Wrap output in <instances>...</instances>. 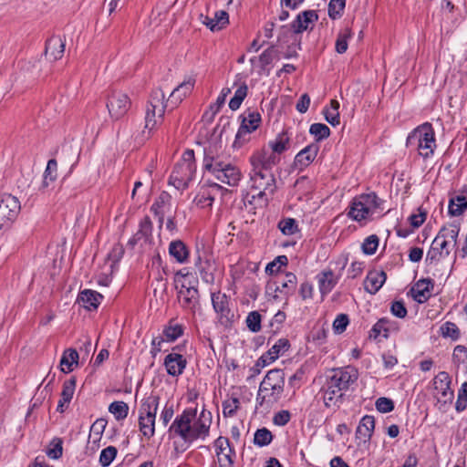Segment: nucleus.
I'll list each match as a JSON object with an SVG mask.
<instances>
[{
	"label": "nucleus",
	"mask_w": 467,
	"mask_h": 467,
	"mask_svg": "<svg viewBox=\"0 0 467 467\" xmlns=\"http://www.w3.org/2000/svg\"><path fill=\"white\" fill-rule=\"evenodd\" d=\"M194 418L195 411L192 410H184L175 418L170 427V431L179 435L185 441H192L199 438L204 439L209 434L212 414L210 411L203 410L198 420L192 423Z\"/></svg>",
	"instance_id": "1"
},
{
	"label": "nucleus",
	"mask_w": 467,
	"mask_h": 467,
	"mask_svg": "<svg viewBox=\"0 0 467 467\" xmlns=\"http://www.w3.org/2000/svg\"><path fill=\"white\" fill-rule=\"evenodd\" d=\"M406 146L415 150L423 159L431 157L436 149L435 132L430 123H424L414 129L408 136Z\"/></svg>",
	"instance_id": "2"
},
{
	"label": "nucleus",
	"mask_w": 467,
	"mask_h": 467,
	"mask_svg": "<svg viewBox=\"0 0 467 467\" xmlns=\"http://www.w3.org/2000/svg\"><path fill=\"white\" fill-rule=\"evenodd\" d=\"M284 372L281 369H272L267 372L259 386L256 401L260 406H267L276 402L284 389Z\"/></svg>",
	"instance_id": "3"
},
{
	"label": "nucleus",
	"mask_w": 467,
	"mask_h": 467,
	"mask_svg": "<svg viewBox=\"0 0 467 467\" xmlns=\"http://www.w3.org/2000/svg\"><path fill=\"white\" fill-rule=\"evenodd\" d=\"M160 397L151 393L144 398L139 410V427L142 435L150 439L155 433L156 413L159 408Z\"/></svg>",
	"instance_id": "4"
},
{
	"label": "nucleus",
	"mask_w": 467,
	"mask_h": 467,
	"mask_svg": "<svg viewBox=\"0 0 467 467\" xmlns=\"http://www.w3.org/2000/svg\"><path fill=\"white\" fill-rule=\"evenodd\" d=\"M195 171L194 152L192 150H187L182 161L175 165L169 182L176 189L184 190L193 179Z\"/></svg>",
	"instance_id": "5"
},
{
	"label": "nucleus",
	"mask_w": 467,
	"mask_h": 467,
	"mask_svg": "<svg viewBox=\"0 0 467 467\" xmlns=\"http://www.w3.org/2000/svg\"><path fill=\"white\" fill-rule=\"evenodd\" d=\"M382 201L375 192L361 194L353 199L348 212V216L357 222L368 219L379 209Z\"/></svg>",
	"instance_id": "6"
},
{
	"label": "nucleus",
	"mask_w": 467,
	"mask_h": 467,
	"mask_svg": "<svg viewBox=\"0 0 467 467\" xmlns=\"http://www.w3.org/2000/svg\"><path fill=\"white\" fill-rule=\"evenodd\" d=\"M188 275V273L184 274L182 270L178 271L174 275V285L178 290V299L182 307L195 313L198 308L199 294L195 287L185 285L184 279Z\"/></svg>",
	"instance_id": "7"
},
{
	"label": "nucleus",
	"mask_w": 467,
	"mask_h": 467,
	"mask_svg": "<svg viewBox=\"0 0 467 467\" xmlns=\"http://www.w3.org/2000/svg\"><path fill=\"white\" fill-rule=\"evenodd\" d=\"M240 118L242 122L235 135L234 148H241L249 140L247 135L254 131L262 121L260 113L254 110H246Z\"/></svg>",
	"instance_id": "8"
},
{
	"label": "nucleus",
	"mask_w": 467,
	"mask_h": 467,
	"mask_svg": "<svg viewBox=\"0 0 467 467\" xmlns=\"http://www.w3.org/2000/svg\"><path fill=\"white\" fill-rule=\"evenodd\" d=\"M358 377V370L348 366L333 369L327 381L330 383V388H337L344 392L349 389L351 384L356 382Z\"/></svg>",
	"instance_id": "9"
},
{
	"label": "nucleus",
	"mask_w": 467,
	"mask_h": 467,
	"mask_svg": "<svg viewBox=\"0 0 467 467\" xmlns=\"http://www.w3.org/2000/svg\"><path fill=\"white\" fill-rule=\"evenodd\" d=\"M131 106V100L126 93L112 91L108 98L107 109L112 119L118 120L124 117Z\"/></svg>",
	"instance_id": "10"
},
{
	"label": "nucleus",
	"mask_w": 467,
	"mask_h": 467,
	"mask_svg": "<svg viewBox=\"0 0 467 467\" xmlns=\"http://www.w3.org/2000/svg\"><path fill=\"white\" fill-rule=\"evenodd\" d=\"M20 211L18 199L11 194H5L0 199V230L8 226Z\"/></svg>",
	"instance_id": "11"
},
{
	"label": "nucleus",
	"mask_w": 467,
	"mask_h": 467,
	"mask_svg": "<svg viewBox=\"0 0 467 467\" xmlns=\"http://www.w3.org/2000/svg\"><path fill=\"white\" fill-rule=\"evenodd\" d=\"M280 158L271 151L268 148H264L252 154L250 163L253 171H271V170L279 162Z\"/></svg>",
	"instance_id": "12"
},
{
	"label": "nucleus",
	"mask_w": 467,
	"mask_h": 467,
	"mask_svg": "<svg viewBox=\"0 0 467 467\" xmlns=\"http://www.w3.org/2000/svg\"><path fill=\"white\" fill-rule=\"evenodd\" d=\"M227 190L216 182L203 185L193 199L196 206L201 208L212 207L213 201L218 195L223 196Z\"/></svg>",
	"instance_id": "13"
},
{
	"label": "nucleus",
	"mask_w": 467,
	"mask_h": 467,
	"mask_svg": "<svg viewBox=\"0 0 467 467\" xmlns=\"http://www.w3.org/2000/svg\"><path fill=\"white\" fill-rule=\"evenodd\" d=\"M212 303L218 317L225 321H234L235 318L234 310L232 307L230 298L220 292L212 295Z\"/></svg>",
	"instance_id": "14"
},
{
	"label": "nucleus",
	"mask_w": 467,
	"mask_h": 467,
	"mask_svg": "<svg viewBox=\"0 0 467 467\" xmlns=\"http://www.w3.org/2000/svg\"><path fill=\"white\" fill-rule=\"evenodd\" d=\"M451 378L445 371L440 372L433 380L436 398L440 402L447 403L452 400L453 391L451 389Z\"/></svg>",
	"instance_id": "15"
},
{
	"label": "nucleus",
	"mask_w": 467,
	"mask_h": 467,
	"mask_svg": "<svg viewBox=\"0 0 467 467\" xmlns=\"http://www.w3.org/2000/svg\"><path fill=\"white\" fill-rule=\"evenodd\" d=\"M251 181L253 182V187L260 190V196H262L266 191L273 193L275 190V179L271 171H257L252 170Z\"/></svg>",
	"instance_id": "16"
},
{
	"label": "nucleus",
	"mask_w": 467,
	"mask_h": 467,
	"mask_svg": "<svg viewBox=\"0 0 467 467\" xmlns=\"http://www.w3.org/2000/svg\"><path fill=\"white\" fill-rule=\"evenodd\" d=\"M213 175L222 183L233 187L238 185L242 178L240 169L231 161H227L221 169L213 172Z\"/></svg>",
	"instance_id": "17"
},
{
	"label": "nucleus",
	"mask_w": 467,
	"mask_h": 467,
	"mask_svg": "<svg viewBox=\"0 0 467 467\" xmlns=\"http://www.w3.org/2000/svg\"><path fill=\"white\" fill-rule=\"evenodd\" d=\"M347 262V258L342 259V265L339 272H341L346 267ZM340 275L341 273L336 275L332 270H325L317 275V278L322 296L327 295L332 291V289L337 284Z\"/></svg>",
	"instance_id": "18"
},
{
	"label": "nucleus",
	"mask_w": 467,
	"mask_h": 467,
	"mask_svg": "<svg viewBox=\"0 0 467 467\" xmlns=\"http://www.w3.org/2000/svg\"><path fill=\"white\" fill-rule=\"evenodd\" d=\"M317 20L318 15L315 10H306L299 13L291 24L293 33L301 34L304 31L312 29Z\"/></svg>",
	"instance_id": "19"
},
{
	"label": "nucleus",
	"mask_w": 467,
	"mask_h": 467,
	"mask_svg": "<svg viewBox=\"0 0 467 467\" xmlns=\"http://www.w3.org/2000/svg\"><path fill=\"white\" fill-rule=\"evenodd\" d=\"M216 455L221 467H232L234 463L233 450L227 438L219 437L214 442Z\"/></svg>",
	"instance_id": "20"
},
{
	"label": "nucleus",
	"mask_w": 467,
	"mask_h": 467,
	"mask_svg": "<svg viewBox=\"0 0 467 467\" xmlns=\"http://www.w3.org/2000/svg\"><path fill=\"white\" fill-rule=\"evenodd\" d=\"M228 161L218 153L215 147H209L204 150L203 168L212 174L221 169Z\"/></svg>",
	"instance_id": "21"
},
{
	"label": "nucleus",
	"mask_w": 467,
	"mask_h": 467,
	"mask_svg": "<svg viewBox=\"0 0 467 467\" xmlns=\"http://www.w3.org/2000/svg\"><path fill=\"white\" fill-rule=\"evenodd\" d=\"M65 40L59 36H52L47 40L45 56L50 61L60 59L65 51Z\"/></svg>",
	"instance_id": "22"
},
{
	"label": "nucleus",
	"mask_w": 467,
	"mask_h": 467,
	"mask_svg": "<svg viewBox=\"0 0 467 467\" xmlns=\"http://www.w3.org/2000/svg\"><path fill=\"white\" fill-rule=\"evenodd\" d=\"M195 265L199 270L202 280L206 284H213L215 280L214 271L216 269L214 261L209 256L205 255L204 258H202V255L199 254Z\"/></svg>",
	"instance_id": "23"
},
{
	"label": "nucleus",
	"mask_w": 467,
	"mask_h": 467,
	"mask_svg": "<svg viewBox=\"0 0 467 467\" xmlns=\"http://www.w3.org/2000/svg\"><path fill=\"white\" fill-rule=\"evenodd\" d=\"M467 210V185L462 190L451 197L448 205V213L451 216H460Z\"/></svg>",
	"instance_id": "24"
},
{
	"label": "nucleus",
	"mask_w": 467,
	"mask_h": 467,
	"mask_svg": "<svg viewBox=\"0 0 467 467\" xmlns=\"http://www.w3.org/2000/svg\"><path fill=\"white\" fill-rule=\"evenodd\" d=\"M290 348L289 340L280 338L265 354L260 358L264 366L269 365L276 360L280 355H283Z\"/></svg>",
	"instance_id": "25"
},
{
	"label": "nucleus",
	"mask_w": 467,
	"mask_h": 467,
	"mask_svg": "<svg viewBox=\"0 0 467 467\" xmlns=\"http://www.w3.org/2000/svg\"><path fill=\"white\" fill-rule=\"evenodd\" d=\"M319 150L317 143H312L300 150L295 158V165L302 170L307 167L317 157Z\"/></svg>",
	"instance_id": "26"
},
{
	"label": "nucleus",
	"mask_w": 467,
	"mask_h": 467,
	"mask_svg": "<svg viewBox=\"0 0 467 467\" xmlns=\"http://www.w3.org/2000/svg\"><path fill=\"white\" fill-rule=\"evenodd\" d=\"M164 366L169 375L179 376L185 368L186 359L181 354L171 353L166 356Z\"/></svg>",
	"instance_id": "27"
},
{
	"label": "nucleus",
	"mask_w": 467,
	"mask_h": 467,
	"mask_svg": "<svg viewBox=\"0 0 467 467\" xmlns=\"http://www.w3.org/2000/svg\"><path fill=\"white\" fill-rule=\"evenodd\" d=\"M200 19L202 24L213 32L221 30L229 23L228 13L223 10L215 12L214 17L201 15Z\"/></svg>",
	"instance_id": "28"
},
{
	"label": "nucleus",
	"mask_w": 467,
	"mask_h": 467,
	"mask_svg": "<svg viewBox=\"0 0 467 467\" xmlns=\"http://www.w3.org/2000/svg\"><path fill=\"white\" fill-rule=\"evenodd\" d=\"M432 287L433 282L431 279H420L412 286L410 292L417 302L423 303L431 296Z\"/></svg>",
	"instance_id": "29"
},
{
	"label": "nucleus",
	"mask_w": 467,
	"mask_h": 467,
	"mask_svg": "<svg viewBox=\"0 0 467 467\" xmlns=\"http://www.w3.org/2000/svg\"><path fill=\"white\" fill-rule=\"evenodd\" d=\"M387 275L384 271H370L364 282L366 291L370 294H376L384 285Z\"/></svg>",
	"instance_id": "30"
},
{
	"label": "nucleus",
	"mask_w": 467,
	"mask_h": 467,
	"mask_svg": "<svg viewBox=\"0 0 467 467\" xmlns=\"http://www.w3.org/2000/svg\"><path fill=\"white\" fill-rule=\"evenodd\" d=\"M375 428V420L374 417L366 415L364 416L356 431V438L360 441L366 443L368 441L372 436L373 431Z\"/></svg>",
	"instance_id": "31"
},
{
	"label": "nucleus",
	"mask_w": 467,
	"mask_h": 467,
	"mask_svg": "<svg viewBox=\"0 0 467 467\" xmlns=\"http://www.w3.org/2000/svg\"><path fill=\"white\" fill-rule=\"evenodd\" d=\"M152 234V223L149 217H145L140 223L138 232L129 240L128 246L133 248L140 241L149 242Z\"/></svg>",
	"instance_id": "32"
},
{
	"label": "nucleus",
	"mask_w": 467,
	"mask_h": 467,
	"mask_svg": "<svg viewBox=\"0 0 467 467\" xmlns=\"http://www.w3.org/2000/svg\"><path fill=\"white\" fill-rule=\"evenodd\" d=\"M102 295L94 290L85 289L78 296V303L88 310L95 309L100 304Z\"/></svg>",
	"instance_id": "33"
},
{
	"label": "nucleus",
	"mask_w": 467,
	"mask_h": 467,
	"mask_svg": "<svg viewBox=\"0 0 467 467\" xmlns=\"http://www.w3.org/2000/svg\"><path fill=\"white\" fill-rule=\"evenodd\" d=\"M324 404L327 408L338 407L343 397V391L337 388H330V383L326 382L324 386Z\"/></svg>",
	"instance_id": "34"
},
{
	"label": "nucleus",
	"mask_w": 467,
	"mask_h": 467,
	"mask_svg": "<svg viewBox=\"0 0 467 467\" xmlns=\"http://www.w3.org/2000/svg\"><path fill=\"white\" fill-rule=\"evenodd\" d=\"M296 281V275L286 273L284 276H279L275 282L279 285V293L287 296L295 292Z\"/></svg>",
	"instance_id": "35"
},
{
	"label": "nucleus",
	"mask_w": 467,
	"mask_h": 467,
	"mask_svg": "<svg viewBox=\"0 0 467 467\" xmlns=\"http://www.w3.org/2000/svg\"><path fill=\"white\" fill-rule=\"evenodd\" d=\"M107 421L103 419H98L90 427L88 435V444H92V449L99 447V441L106 428Z\"/></svg>",
	"instance_id": "36"
},
{
	"label": "nucleus",
	"mask_w": 467,
	"mask_h": 467,
	"mask_svg": "<svg viewBox=\"0 0 467 467\" xmlns=\"http://www.w3.org/2000/svg\"><path fill=\"white\" fill-rule=\"evenodd\" d=\"M195 80L192 78L181 83L171 94V100L175 104L180 103L188 94L191 93L194 87Z\"/></svg>",
	"instance_id": "37"
},
{
	"label": "nucleus",
	"mask_w": 467,
	"mask_h": 467,
	"mask_svg": "<svg viewBox=\"0 0 467 467\" xmlns=\"http://www.w3.org/2000/svg\"><path fill=\"white\" fill-rule=\"evenodd\" d=\"M169 254L180 264L185 263L189 256V251L186 245L180 240L171 242L169 245Z\"/></svg>",
	"instance_id": "38"
},
{
	"label": "nucleus",
	"mask_w": 467,
	"mask_h": 467,
	"mask_svg": "<svg viewBox=\"0 0 467 467\" xmlns=\"http://www.w3.org/2000/svg\"><path fill=\"white\" fill-rule=\"evenodd\" d=\"M124 254V248L119 244H115L107 256V264L109 267V275L111 276L118 270L119 262Z\"/></svg>",
	"instance_id": "39"
},
{
	"label": "nucleus",
	"mask_w": 467,
	"mask_h": 467,
	"mask_svg": "<svg viewBox=\"0 0 467 467\" xmlns=\"http://www.w3.org/2000/svg\"><path fill=\"white\" fill-rule=\"evenodd\" d=\"M234 85L236 86L237 88L234 97L230 99L229 108L232 110H237L247 96L248 87L244 81H240V83L235 81Z\"/></svg>",
	"instance_id": "40"
},
{
	"label": "nucleus",
	"mask_w": 467,
	"mask_h": 467,
	"mask_svg": "<svg viewBox=\"0 0 467 467\" xmlns=\"http://www.w3.org/2000/svg\"><path fill=\"white\" fill-rule=\"evenodd\" d=\"M78 353L76 349H67L60 359L61 371L64 373H69L73 370V365H78Z\"/></svg>",
	"instance_id": "41"
},
{
	"label": "nucleus",
	"mask_w": 467,
	"mask_h": 467,
	"mask_svg": "<svg viewBox=\"0 0 467 467\" xmlns=\"http://www.w3.org/2000/svg\"><path fill=\"white\" fill-rule=\"evenodd\" d=\"M150 108L157 109L158 118L163 119L165 112V104H164V94L161 89L154 90L150 98V100L147 104Z\"/></svg>",
	"instance_id": "42"
},
{
	"label": "nucleus",
	"mask_w": 467,
	"mask_h": 467,
	"mask_svg": "<svg viewBox=\"0 0 467 467\" xmlns=\"http://www.w3.org/2000/svg\"><path fill=\"white\" fill-rule=\"evenodd\" d=\"M171 196L162 192L155 201V202L151 206V211L154 212L155 215L159 217V223L161 225L164 220L165 207L170 202Z\"/></svg>",
	"instance_id": "43"
},
{
	"label": "nucleus",
	"mask_w": 467,
	"mask_h": 467,
	"mask_svg": "<svg viewBox=\"0 0 467 467\" xmlns=\"http://www.w3.org/2000/svg\"><path fill=\"white\" fill-rule=\"evenodd\" d=\"M162 119L158 118L157 109L150 106L146 107L144 129L148 130L149 134L161 123Z\"/></svg>",
	"instance_id": "44"
},
{
	"label": "nucleus",
	"mask_w": 467,
	"mask_h": 467,
	"mask_svg": "<svg viewBox=\"0 0 467 467\" xmlns=\"http://www.w3.org/2000/svg\"><path fill=\"white\" fill-rule=\"evenodd\" d=\"M339 102L336 99H332L330 102V108L324 110L326 120L332 126H337L340 123L339 117Z\"/></svg>",
	"instance_id": "45"
},
{
	"label": "nucleus",
	"mask_w": 467,
	"mask_h": 467,
	"mask_svg": "<svg viewBox=\"0 0 467 467\" xmlns=\"http://www.w3.org/2000/svg\"><path fill=\"white\" fill-rule=\"evenodd\" d=\"M460 233V227L456 224H451L449 226H443L438 233V240L445 239L449 242L453 243V246L456 245L457 238Z\"/></svg>",
	"instance_id": "46"
},
{
	"label": "nucleus",
	"mask_w": 467,
	"mask_h": 467,
	"mask_svg": "<svg viewBox=\"0 0 467 467\" xmlns=\"http://www.w3.org/2000/svg\"><path fill=\"white\" fill-rule=\"evenodd\" d=\"M328 330V327H326L324 325H316L310 331L307 339L317 345L323 344L327 338Z\"/></svg>",
	"instance_id": "47"
},
{
	"label": "nucleus",
	"mask_w": 467,
	"mask_h": 467,
	"mask_svg": "<svg viewBox=\"0 0 467 467\" xmlns=\"http://www.w3.org/2000/svg\"><path fill=\"white\" fill-rule=\"evenodd\" d=\"M440 333L444 338H450L453 341L459 339L461 331L456 323H445L440 327Z\"/></svg>",
	"instance_id": "48"
},
{
	"label": "nucleus",
	"mask_w": 467,
	"mask_h": 467,
	"mask_svg": "<svg viewBox=\"0 0 467 467\" xmlns=\"http://www.w3.org/2000/svg\"><path fill=\"white\" fill-rule=\"evenodd\" d=\"M389 337V329L385 327V323H375L371 328L368 338L381 342Z\"/></svg>",
	"instance_id": "49"
},
{
	"label": "nucleus",
	"mask_w": 467,
	"mask_h": 467,
	"mask_svg": "<svg viewBox=\"0 0 467 467\" xmlns=\"http://www.w3.org/2000/svg\"><path fill=\"white\" fill-rule=\"evenodd\" d=\"M57 163L56 160L51 159L48 161L43 178V187H48L49 183L54 182L57 178Z\"/></svg>",
	"instance_id": "50"
},
{
	"label": "nucleus",
	"mask_w": 467,
	"mask_h": 467,
	"mask_svg": "<svg viewBox=\"0 0 467 467\" xmlns=\"http://www.w3.org/2000/svg\"><path fill=\"white\" fill-rule=\"evenodd\" d=\"M352 32L350 28H345L341 31L336 41V51L339 54H343L348 49V40L351 38Z\"/></svg>",
	"instance_id": "51"
},
{
	"label": "nucleus",
	"mask_w": 467,
	"mask_h": 467,
	"mask_svg": "<svg viewBox=\"0 0 467 467\" xmlns=\"http://www.w3.org/2000/svg\"><path fill=\"white\" fill-rule=\"evenodd\" d=\"M273 440V435L266 428L259 429L255 431L254 442L259 447L268 445Z\"/></svg>",
	"instance_id": "52"
},
{
	"label": "nucleus",
	"mask_w": 467,
	"mask_h": 467,
	"mask_svg": "<svg viewBox=\"0 0 467 467\" xmlns=\"http://www.w3.org/2000/svg\"><path fill=\"white\" fill-rule=\"evenodd\" d=\"M288 138L280 134L274 141H270L268 149L278 156L287 149Z\"/></svg>",
	"instance_id": "53"
},
{
	"label": "nucleus",
	"mask_w": 467,
	"mask_h": 467,
	"mask_svg": "<svg viewBox=\"0 0 467 467\" xmlns=\"http://www.w3.org/2000/svg\"><path fill=\"white\" fill-rule=\"evenodd\" d=\"M109 410L119 420L127 417L129 407L124 401H114L109 405Z\"/></svg>",
	"instance_id": "54"
},
{
	"label": "nucleus",
	"mask_w": 467,
	"mask_h": 467,
	"mask_svg": "<svg viewBox=\"0 0 467 467\" xmlns=\"http://www.w3.org/2000/svg\"><path fill=\"white\" fill-rule=\"evenodd\" d=\"M278 229L285 235H292L298 232L296 221L293 218H285L278 223Z\"/></svg>",
	"instance_id": "55"
},
{
	"label": "nucleus",
	"mask_w": 467,
	"mask_h": 467,
	"mask_svg": "<svg viewBox=\"0 0 467 467\" xmlns=\"http://www.w3.org/2000/svg\"><path fill=\"white\" fill-rule=\"evenodd\" d=\"M310 134L314 135L317 141L327 139L330 135L329 128L323 123H314L309 129Z\"/></svg>",
	"instance_id": "56"
},
{
	"label": "nucleus",
	"mask_w": 467,
	"mask_h": 467,
	"mask_svg": "<svg viewBox=\"0 0 467 467\" xmlns=\"http://www.w3.org/2000/svg\"><path fill=\"white\" fill-rule=\"evenodd\" d=\"M62 443L63 442L60 438H54L47 451V456L55 460L60 458L63 452Z\"/></svg>",
	"instance_id": "57"
},
{
	"label": "nucleus",
	"mask_w": 467,
	"mask_h": 467,
	"mask_svg": "<svg viewBox=\"0 0 467 467\" xmlns=\"http://www.w3.org/2000/svg\"><path fill=\"white\" fill-rule=\"evenodd\" d=\"M346 5V0H330L328 4V16L331 19H336L341 16Z\"/></svg>",
	"instance_id": "58"
},
{
	"label": "nucleus",
	"mask_w": 467,
	"mask_h": 467,
	"mask_svg": "<svg viewBox=\"0 0 467 467\" xmlns=\"http://www.w3.org/2000/svg\"><path fill=\"white\" fill-rule=\"evenodd\" d=\"M117 455V449L114 446H109L102 450L99 455V463L103 467L109 466Z\"/></svg>",
	"instance_id": "59"
},
{
	"label": "nucleus",
	"mask_w": 467,
	"mask_h": 467,
	"mask_svg": "<svg viewBox=\"0 0 467 467\" xmlns=\"http://www.w3.org/2000/svg\"><path fill=\"white\" fill-rule=\"evenodd\" d=\"M379 246V237L375 234L367 237L362 244V251L366 254H373Z\"/></svg>",
	"instance_id": "60"
},
{
	"label": "nucleus",
	"mask_w": 467,
	"mask_h": 467,
	"mask_svg": "<svg viewBox=\"0 0 467 467\" xmlns=\"http://www.w3.org/2000/svg\"><path fill=\"white\" fill-rule=\"evenodd\" d=\"M76 389V379L75 377L66 380L63 384L61 397L64 401H71Z\"/></svg>",
	"instance_id": "61"
},
{
	"label": "nucleus",
	"mask_w": 467,
	"mask_h": 467,
	"mask_svg": "<svg viewBox=\"0 0 467 467\" xmlns=\"http://www.w3.org/2000/svg\"><path fill=\"white\" fill-rule=\"evenodd\" d=\"M452 360L457 365L467 364V348L462 345H458L453 349Z\"/></svg>",
	"instance_id": "62"
},
{
	"label": "nucleus",
	"mask_w": 467,
	"mask_h": 467,
	"mask_svg": "<svg viewBox=\"0 0 467 467\" xmlns=\"http://www.w3.org/2000/svg\"><path fill=\"white\" fill-rule=\"evenodd\" d=\"M231 93V89L226 88H223L222 91H221V94L218 96L216 101L214 104H212L210 106V111L212 112L211 113V119H213L214 117V115L220 110V109L222 108V106L224 104L225 102V99L226 97Z\"/></svg>",
	"instance_id": "63"
},
{
	"label": "nucleus",
	"mask_w": 467,
	"mask_h": 467,
	"mask_svg": "<svg viewBox=\"0 0 467 467\" xmlns=\"http://www.w3.org/2000/svg\"><path fill=\"white\" fill-rule=\"evenodd\" d=\"M182 326L176 324L174 326H168L163 330V335L167 341H174L182 335Z\"/></svg>",
	"instance_id": "64"
}]
</instances>
